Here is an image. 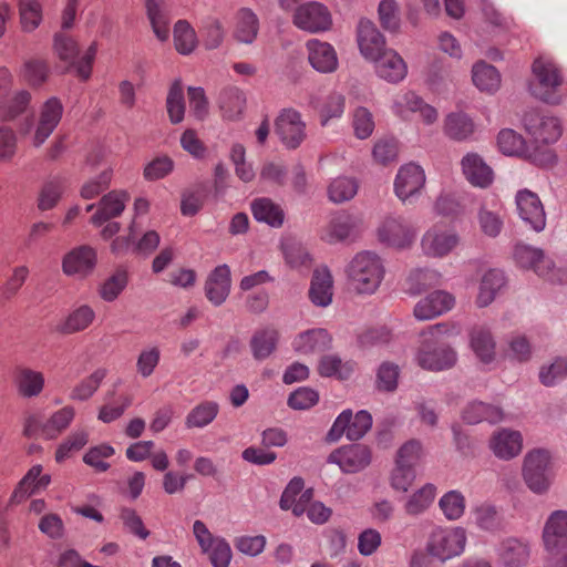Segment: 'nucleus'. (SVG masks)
<instances>
[{
  "label": "nucleus",
  "mask_w": 567,
  "mask_h": 567,
  "mask_svg": "<svg viewBox=\"0 0 567 567\" xmlns=\"http://www.w3.org/2000/svg\"><path fill=\"white\" fill-rule=\"evenodd\" d=\"M383 266L377 255L364 251L358 254L349 267V278L359 293H373L381 284Z\"/></svg>",
  "instance_id": "f257e3e1"
},
{
  "label": "nucleus",
  "mask_w": 567,
  "mask_h": 567,
  "mask_svg": "<svg viewBox=\"0 0 567 567\" xmlns=\"http://www.w3.org/2000/svg\"><path fill=\"white\" fill-rule=\"evenodd\" d=\"M551 461V454L546 449H532L524 455L522 476L533 492L543 493L548 489Z\"/></svg>",
  "instance_id": "f03ea898"
},
{
  "label": "nucleus",
  "mask_w": 567,
  "mask_h": 567,
  "mask_svg": "<svg viewBox=\"0 0 567 567\" xmlns=\"http://www.w3.org/2000/svg\"><path fill=\"white\" fill-rule=\"evenodd\" d=\"M63 114V105L58 97L48 99L39 109L34 130L30 141L34 148L44 145L54 130L58 127Z\"/></svg>",
  "instance_id": "7ed1b4c3"
},
{
  "label": "nucleus",
  "mask_w": 567,
  "mask_h": 567,
  "mask_svg": "<svg viewBox=\"0 0 567 567\" xmlns=\"http://www.w3.org/2000/svg\"><path fill=\"white\" fill-rule=\"evenodd\" d=\"M372 417L365 411H359L354 416L351 410H344L333 422L327 434V440L336 442L346 435L349 440L361 439L371 427Z\"/></svg>",
  "instance_id": "20e7f679"
},
{
  "label": "nucleus",
  "mask_w": 567,
  "mask_h": 567,
  "mask_svg": "<svg viewBox=\"0 0 567 567\" xmlns=\"http://www.w3.org/2000/svg\"><path fill=\"white\" fill-rule=\"evenodd\" d=\"M75 416V410L72 406H63L54 411L50 417L42 422L37 416H29L24 424V434L34 436L38 433L48 439H55L66 430Z\"/></svg>",
  "instance_id": "39448f33"
},
{
  "label": "nucleus",
  "mask_w": 567,
  "mask_h": 567,
  "mask_svg": "<svg viewBox=\"0 0 567 567\" xmlns=\"http://www.w3.org/2000/svg\"><path fill=\"white\" fill-rule=\"evenodd\" d=\"M523 122L536 147L550 145L557 142L561 135V125L556 117L543 116L530 111L524 115Z\"/></svg>",
  "instance_id": "423d86ee"
},
{
  "label": "nucleus",
  "mask_w": 567,
  "mask_h": 567,
  "mask_svg": "<svg viewBox=\"0 0 567 567\" xmlns=\"http://www.w3.org/2000/svg\"><path fill=\"white\" fill-rule=\"evenodd\" d=\"M292 21L298 29L316 33L330 29L332 17L322 3L307 2L295 10Z\"/></svg>",
  "instance_id": "0eeeda50"
},
{
  "label": "nucleus",
  "mask_w": 567,
  "mask_h": 567,
  "mask_svg": "<svg viewBox=\"0 0 567 567\" xmlns=\"http://www.w3.org/2000/svg\"><path fill=\"white\" fill-rule=\"evenodd\" d=\"M532 73L538 85H529V92L540 100H547L561 83L560 74L555 64L543 56H538L532 64Z\"/></svg>",
  "instance_id": "6e6552de"
},
{
  "label": "nucleus",
  "mask_w": 567,
  "mask_h": 567,
  "mask_svg": "<svg viewBox=\"0 0 567 567\" xmlns=\"http://www.w3.org/2000/svg\"><path fill=\"white\" fill-rule=\"evenodd\" d=\"M465 545V534L460 528L435 532L429 544V551L442 560L458 555Z\"/></svg>",
  "instance_id": "1a4fd4ad"
},
{
  "label": "nucleus",
  "mask_w": 567,
  "mask_h": 567,
  "mask_svg": "<svg viewBox=\"0 0 567 567\" xmlns=\"http://www.w3.org/2000/svg\"><path fill=\"white\" fill-rule=\"evenodd\" d=\"M516 206L519 217L523 221L530 225L536 231H540L546 225V214L539 197L528 190L524 189L516 195Z\"/></svg>",
  "instance_id": "9d476101"
},
{
  "label": "nucleus",
  "mask_w": 567,
  "mask_h": 567,
  "mask_svg": "<svg viewBox=\"0 0 567 567\" xmlns=\"http://www.w3.org/2000/svg\"><path fill=\"white\" fill-rule=\"evenodd\" d=\"M306 124L299 112L293 109H285L275 122L276 133L281 141L290 147H296L305 137Z\"/></svg>",
  "instance_id": "9b49d317"
},
{
  "label": "nucleus",
  "mask_w": 567,
  "mask_h": 567,
  "mask_svg": "<svg viewBox=\"0 0 567 567\" xmlns=\"http://www.w3.org/2000/svg\"><path fill=\"white\" fill-rule=\"evenodd\" d=\"M524 447V439L519 431L501 429L489 441V449L495 457L509 461L517 457Z\"/></svg>",
  "instance_id": "f8f14e48"
},
{
  "label": "nucleus",
  "mask_w": 567,
  "mask_h": 567,
  "mask_svg": "<svg viewBox=\"0 0 567 567\" xmlns=\"http://www.w3.org/2000/svg\"><path fill=\"white\" fill-rule=\"evenodd\" d=\"M96 265V252L90 246L70 250L62 259V271L68 276L86 277Z\"/></svg>",
  "instance_id": "ddd939ff"
},
{
  "label": "nucleus",
  "mask_w": 567,
  "mask_h": 567,
  "mask_svg": "<svg viewBox=\"0 0 567 567\" xmlns=\"http://www.w3.org/2000/svg\"><path fill=\"white\" fill-rule=\"evenodd\" d=\"M358 44L362 55L371 61L379 59L388 50L385 49V39L379 29L370 21H361L358 31Z\"/></svg>",
  "instance_id": "4468645a"
},
{
  "label": "nucleus",
  "mask_w": 567,
  "mask_h": 567,
  "mask_svg": "<svg viewBox=\"0 0 567 567\" xmlns=\"http://www.w3.org/2000/svg\"><path fill=\"white\" fill-rule=\"evenodd\" d=\"M312 496V488L305 489V482L300 477H295L282 493L280 507L286 511L291 509L299 516L306 512Z\"/></svg>",
  "instance_id": "2eb2a0df"
},
{
  "label": "nucleus",
  "mask_w": 567,
  "mask_h": 567,
  "mask_svg": "<svg viewBox=\"0 0 567 567\" xmlns=\"http://www.w3.org/2000/svg\"><path fill=\"white\" fill-rule=\"evenodd\" d=\"M18 23L23 34H34L44 22V7L40 0H17Z\"/></svg>",
  "instance_id": "dca6fc26"
},
{
  "label": "nucleus",
  "mask_w": 567,
  "mask_h": 567,
  "mask_svg": "<svg viewBox=\"0 0 567 567\" xmlns=\"http://www.w3.org/2000/svg\"><path fill=\"white\" fill-rule=\"evenodd\" d=\"M370 451L368 447L353 444L341 447L329 457L331 463L338 464L344 472H355L370 463Z\"/></svg>",
  "instance_id": "f3484780"
},
{
  "label": "nucleus",
  "mask_w": 567,
  "mask_h": 567,
  "mask_svg": "<svg viewBox=\"0 0 567 567\" xmlns=\"http://www.w3.org/2000/svg\"><path fill=\"white\" fill-rule=\"evenodd\" d=\"M425 184L424 171L415 164L402 166L395 178V193L405 200L416 194Z\"/></svg>",
  "instance_id": "a211bd4d"
},
{
  "label": "nucleus",
  "mask_w": 567,
  "mask_h": 567,
  "mask_svg": "<svg viewBox=\"0 0 567 567\" xmlns=\"http://www.w3.org/2000/svg\"><path fill=\"white\" fill-rule=\"evenodd\" d=\"M454 303V298L445 291H434L422 299L414 308V316L419 320H431L446 311Z\"/></svg>",
  "instance_id": "6ab92c4d"
},
{
  "label": "nucleus",
  "mask_w": 567,
  "mask_h": 567,
  "mask_svg": "<svg viewBox=\"0 0 567 567\" xmlns=\"http://www.w3.org/2000/svg\"><path fill=\"white\" fill-rule=\"evenodd\" d=\"M14 385L18 394L23 399L39 396L45 388V378L41 371L23 367L17 370Z\"/></svg>",
  "instance_id": "aec40b11"
},
{
  "label": "nucleus",
  "mask_w": 567,
  "mask_h": 567,
  "mask_svg": "<svg viewBox=\"0 0 567 567\" xmlns=\"http://www.w3.org/2000/svg\"><path fill=\"white\" fill-rule=\"evenodd\" d=\"M127 199L128 195L125 192L113 190L107 193L100 199L97 210L92 217V223L101 226L110 219L117 217L123 213Z\"/></svg>",
  "instance_id": "412c9836"
},
{
  "label": "nucleus",
  "mask_w": 567,
  "mask_h": 567,
  "mask_svg": "<svg viewBox=\"0 0 567 567\" xmlns=\"http://www.w3.org/2000/svg\"><path fill=\"white\" fill-rule=\"evenodd\" d=\"M458 243L456 234L446 230H430L421 241L427 256L441 257L449 254Z\"/></svg>",
  "instance_id": "4be33fe9"
},
{
  "label": "nucleus",
  "mask_w": 567,
  "mask_h": 567,
  "mask_svg": "<svg viewBox=\"0 0 567 567\" xmlns=\"http://www.w3.org/2000/svg\"><path fill=\"white\" fill-rule=\"evenodd\" d=\"M546 549L556 550L558 545H567V511L554 512L543 533Z\"/></svg>",
  "instance_id": "5701e85b"
},
{
  "label": "nucleus",
  "mask_w": 567,
  "mask_h": 567,
  "mask_svg": "<svg viewBox=\"0 0 567 567\" xmlns=\"http://www.w3.org/2000/svg\"><path fill=\"white\" fill-rule=\"evenodd\" d=\"M463 173L476 187H487L492 184L494 175L492 168L474 153L467 154L462 159Z\"/></svg>",
  "instance_id": "b1692460"
},
{
  "label": "nucleus",
  "mask_w": 567,
  "mask_h": 567,
  "mask_svg": "<svg viewBox=\"0 0 567 567\" xmlns=\"http://www.w3.org/2000/svg\"><path fill=\"white\" fill-rule=\"evenodd\" d=\"M32 101V94L27 89L13 91L9 96L0 99V118L13 121L27 112Z\"/></svg>",
  "instance_id": "393cba45"
},
{
  "label": "nucleus",
  "mask_w": 567,
  "mask_h": 567,
  "mask_svg": "<svg viewBox=\"0 0 567 567\" xmlns=\"http://www.w3.org/2000/svg\"><path fill=\"white\" fill-rule=\"evenodd\" d=\"M229 289L230 269L227 265H220L213 270L207 280V297L215 305H220L226 300Z\"/></svg>",
  "instance_id": "a878e982"
},
{
  "label": "nucleus",
  "mask_w": 567,
  "mask_h": 567,
  "mask_svg": "<svg viewBox=\"0 0 567 567\" xmlns=\"http://www.w3.org/2000/svg\"><path fill=\"white\" fill-rule=\"evenodd\" d=\"M310 299L319 307H327L332 301L333 280L328 268L316 269L310 286Z\"/></svg>",
  "instance_id": "bb28decb"
},
{
  "label": "nucleus",
  "mask_w": 567,
  "mask_h": 567,
  "mask_svg": "<svg viewBox=\"0 0 567 567\" xmlns=\"http://www.w3.org/2000/svg\"><path fill=\"white\" fill-rule=\"evenodd\" d=\"M146 17L155 37L165 42L169 35V20L165 12V0H145Z\"/></svg>",
  "instance_id": "cd10ccee"
},
{
  "label": "nucleus",
  "mask_w": 567,
  "mask_h": 567,
  "mask_svg": "<svg viewBox=\"0 0 567 567\" xmlns=\"http://www.w3.org/2000/svg\"><path fill=\"white\" fill-rule=\"evenodd\" d=\"M96 312L89 305H82L72 310L64 319L60 331L64 334H74L87 330L95 321Z\"/></svg>",
  "instance_id": "c85d7f7f"
},
{
  "label": "nucleus",
  "mask_w": 567,
  "mask_h": 567,
  "mask_svg": "<svg viewBox=\"0 0 567 567\" xmlns=\"http://www.w3.org/2000/svg\"><path fill=\"white\" fill-rule=\"evenodd\" d=\"M52 51L56 58L69 65H75L81 47L78 40L66 32L56 31L52 35Z\"/></svg>",
  "instance_id": "c756f323"
},
{
  "label": "nucleus",
  "mask_w": 567,
  "mask_h": 567,
  "mask_svg": "<svg viewBox=\"0 0 567 567\" xmlns=\"http://www.w3.org/2000/svg\"><path fill=\"white\" fill-rule=\"evenodd\" d=\"M309 61L319 72H331L338 64L333 48L329 43L317 40L309 43Z\"/></svg>",
  "instance_id": "7c9ffc66"
},
{
  "label": "nucleus",
  "mask_w": 567,
  "mask_h": 567,
  "mask_svg": "<svg viewBox=\"0 0 567 567\" xmlns=\"http://www.w3.org/2000/svg\"><path fill=\"white\" fill-rule=\"evenodd\" d=\"M64 194V183L60 177H51L43 182L37 198L40 212H50L61 202Z\"/></svg>",
  "instance_id": "2f4dec72"
},
{
  "label": "nucleus",
  "mask_w": 567,
  "mask_h": 567,
  "mask_svg": "<svg viewBox=\"0 0 567 567\" xmlns=\"http://www.w3.org/2000/svg\"><path fill=\"white\" fill-rule=\"evenodd\" d=\"M379 236L382 241L395 247L410 246L415 238L413 230L394 219L382 225L379 229Z\"/></svg>",
  "instance_id": "473e14b6"
},
{
  "label": "nucleus",
  "mask_w": 567,
  "mask_h": 567,
  "mask_svg": "<svg viewBox=\"0 0 567 567\" xmlns=\"http://www.w3.org/2000/svg\"><path fill=\"white\" fill-rule=\"evenodd\" d=\"M377 73L388 82H398L406 74V65L402 58L393 51H386L379 61H375Z\"/></svg>",
  "instance_id": "72a5a7b5"
},
{
  "label": "nucleus",
  "mask_w": 567,
  "mask_h": 567,
  "mask_svg": "<svg viewBox=\"0 0 567 567\" xmlns=\"http://www.w3.org/2000/svg\"><path fill=\"white\" fill-rule=\"evenodd\" d=\"M21 76L31 87H41L49 80V64L43 59L29 58L22 63Z\"/></svg>",
  "instance_id": "f704fd0d"
},
{
  "label": "nucleus",
  "mask_w": 567,
  "mask_h": 567,
  "mask_svg": "<svg viewBox=\"0 0 567 567\" xmlns=\"http://www.w3.org/2000/svg\"><path fill=\"white\" fill-rule=\"evenodd\" d=\"M251 212L258 221H264L271 227H279L284 223L282 209L269 198H259L252 202Z\"/></svg>",
  "instance_id": "c9c22d12"
},
{
  "label": "nucleus",
  "mask_w": 567,
  "mask_h": 567,
  "mask_svg": "<svg viewBox=\"0 0 567 567\" xmlns=\"http://www.w3.org/2000/svg\"><path fill=\"white\" fill-rule=\"evenodd\" d=\"M173 41L176 51L183 55L193 53L198 44L195 30L185 20H178L174 24Z\"/></svg>",
  "instance_id": "e433bc0d"
},
{
  "label": "nucleus",
  "mask_w": 567,
  "mask_h": 567,
  "mask_svg": "<svg viewBox=\"0 0 567 567\" xmlns=\"http://www.w3.org/2000/svg\"><path fill=\"white\" fill-rule=\"evenodd\" d=\"M444 131L453 140H465L474 132V123L462 112L451 113L444 123Z\"/></svg>",
  "instance_id": "4c0bfd02"
},
{
  "label": "nucleus",
  "mask_w": 567,
  "mask_h": 567,
  "mask_svg": "<svg viewBox=\"0 0 567 567\" xmlns=\"http://www.w3.org/2000/svg\"><path fill=\"white\" fill-rule=\"evenodd\" d=\"M166 109L171 123L179 124L183 122L186 106L181 80H175L171 85L166 97Z\"/></svg>",
  "instance_id": "58836bf2"
},
{
  "label": "nucleus",
  "mask_w": 567,
  "mask_h": 567,
  "mask_svg": "<svg viewBox=\"0 0 567 567\" xmlns=\"http://www.w3.org/2000/svg\"><path fill=\"white\" fill-rule=\"evenodd\" d=\"M504 286V277L501 271L488 270L482 278L478 302L482 307L488 306L496 292Z\"/></svg>",
  "instance_id": "ea45409f"
},
{
  "label": "nucleus",
  "mask_w": 567,
  "mask_h": 567,
  "mask_svg": "<svg viewBox=\"0 0 567 567\" xmlns=\"http://www.w3.org/2000/svg\"><path fill=\"white\" fill-rule=\"evenodd\" d=\"M454 353L450 349H433L421 353V364L430 370H442L453 364Z\"/></svg>",
  "instance_id": "a19ab883"
},
{
  "label": "nucleus",
  "mask_w": 567,
  "mask_h": 567,
  "mask_svg": "<svg viewBox=\"0 0 567 567\" xmlns=\"http://www.w3.org/2000/svg\"><path fill=\"white\" fill-rule=\"evenodd\" d=\"M473 82L480 90L492 91L498 86L499 75L494 66L481 62L473 68Z\"/></svg>",
  "instance_id": "79ce46f5"
},
{
  "label": "nucleus",
  "mask_w": 567,
  "mask_h": 567,
  "mask_svg": "<svg viewBox=\"0 0 567 567\" xmlns=\"http://www.w3.org/2000/svg\"><path fill=\"white\" fill-rule=\"evenodd\" d=\"M358 190V184L353 178L337 177L329 186V197L334 203H343L351 199Z\"/></svg>",
  "instance_id": "37998d69"
},
{
  "label": "nucleus",
  "mask_w": 567,
  "mask_h": 567,
  "mask_svg": "<svg viewBox=\"0 0 567 567\" xmlns=\"http://www.w3.org/2000/svg\"><path fill=\"white\" fill-rule=\"evenodd\" d=\"M258 21L256 16L248 9L239 12V20L236 30V38L243 43H251L257 35Z\"/></svg>",
  "instance_id": "c03bdc74"
},
{
  "label": "nucleus",
  "mask_w": 567,
  "mask_h": 567,
  "mask_svg": "<svg viewBox=\"0 0 567 567\" xmlns=\"http://www.w3.org/2000/svg\"><path fill=\"white\" fill-rule=\"evenodd\" d=\"M423 455L420 442L411 440L404 443L398 451L395 464L414 470Z\"/></svg>",
  "instance_id": "a18cd8bd"
},
{
  "label": "nucleus",
  "mask_w": 567,
  "mask_h": 567,
  "mask_svg": "<svg viewBox=\"0 0 567 567\" xmlns=\"http://www.w3.org/2000/svg\"><path fill=\"white\" fill-rule=\"evenodd\" d=\"M114 454V449L110 445L102 444L91 447L83 456V462L93 467L96 472H106L110 464L104 461Z\"/></svg>",
  "instance_id": "49530a36"
},
{
  "label": "nucleus",
  "mask_w": 567,
  "mask_h": 567,
  "mask_svg": "<svg viewBox=\"0 0 567 567\" xmlns=\"http://www.w3.org/2000/svg\"><path fill=\"white\" fill-rule=\"evenodd\" d=\"M127 284L125 271H116L100 288V296L106 302L114 301Z\"/></svg>",
  "instance_id": "de8ad7c7"
},
{
  "label": "nucleus",
  "mask_w": 567,
  "mask_h": 567,
  "mask_svg": "<svg viewBox=\"0 0 567 567\" xmlns=\"http://www.w3.org/2000/svg\"><path fill=\"white\" fill-rule=\"evenodd\" d=\"M42 473V466L41 465H34L32 466L28 473L23 476V478L20 481L18 487L16 488L12 498L21 502L22 499H25L31 494H33L35 491H38L37 481L39 480L40 474Z\"/></svg>",
  "instance_id": "09e8293b"
},
{
  "label": "nucleus",
  "mask_w": 567,
  "mask_h": 567,
  "mask_svg": "<svg viewBox=\"0 0 567 567\" xmlns=\"http://www.w3.org/2000/svg\"><path fill=\"white\" fill-rule=\"evenodd\" d=\"M471 344L475 353L483 361H491L494 357L495 342L487 331H475L472 334Z\"/></svg>",
  "instance_id": "8fccbe9b"
},
{
  "label": "nucleus",
  "mask_w": 567,
  "mask_h": 567,
  "mask_svg": "<svg viewBox=\"0 0 567 567\" xmlns=\"http://www.w3.org/2000/svg\"><path fill=\"white\" fill-rule=\"evenodd\" d=\"M498 146L506 155H522L525 153L523 137L513 130H504L499 133Z\"/></svg>",
  "instance_id": "3c124183"
},
{
  "label": "nucleus",
  "mask_w": 567,
  "mask_h": 567,
  "mask_svg": "<svg viewBox=\"0 0 567 567\" xmlns=\"http://www.w3.org/2000/svg\"><path fill=\"white\" fill-rule=\"evenodd\" d=\"M440 507L449 519H456L464 513V497L458 492L451 491L441 498Z\"/></svg>",
  "instance_id": "603ef678"
},
{
  "label": "nucleus",
  "mask_w": 567,
  "mask_h": 567,
  "mask_svg": "<svg viewBox=\"0 0 567 567\" xmlns=\"http://www.w3.org/2000/svg\"><path fill=\"white\" fill-rule=\"evenodd\" d=\"M276 344L277 333L274 331H262L252 339L254 355L257 359H264L274 352Z\"/></svg>",
  "instance_id": "864d4df0"
},
{
  "label": "nucleus",
  "mask_w": 567,
  "mask_h": 567,
  "mask_svg": "<svg viewBox=\"0 0 567 567\" xmlns=\"http://www.w3.org/2000/svg\"><path fill=\"white\" fill-rule=\"evenodd\" d=\"M475 415H471V411L466 412L468 422H498L503 419V411L497 406L478 403L472 408Z\"/></svg>",
  "instance_id": "5fc2aeb1"
},
{
  "label": "nucleus",
  "mask_w": 567,
  "mask_h": 567,
  "mask_svg": "<svg viewBox=\"0 0 567 567\" xmlns=\"http://www.w3.org/2000/svg\"><path fill=\"white\" fill-rule=\"evenodd\" d=\"M435 497V487L431 484H427L420 488L416 493L412 495L408 503V509L412 514H417L429 507Z\"/></svg>",
  "instance_id": "6e6d98bb"
},
{
  "label": "nucleus",
  "mask_w": 567,
  "mask_h": 567,
  "mask_svg": "<svg viewBox=\"0 0 567 567\" xmlns=\"http://www.w3.org/2000/svg\"><path fill=\"white\" fill-rule=\"evenodd\" d=\"M318 400L317 391L310 388H299L290 394L288 404L295 410H306L317 404Z\"/></svg>",
  "instance_id": "4d7b16f0"
},
{
  "label": "nucleus",
  "mask_w": 567,
  "mask_h": 567,
  "mask_svg": "<svg viewBox=\"0 0 567 567\" xmlns=\"http://www.w3.org/2000/svg\"><path fill=\"white\" fill-rule=\"evenodd\" d=\"M478 221L481 229L486 236L496 237L501 234L503 221L498 214L485 207L481 208L478 213Z\"/></svg>",
  "instance_id": "13d9d810"
},
{
  "label": "nucleus",
  "mask_w": 567,
  "mask_h": 567,
  "mask_svg": "<svg viewBox=\"0 0 567 567\" xmlns=\"http://www.w3.org/2000/svg\"><path fill=\"white\" fill-rule=\"evenodd\" d=\"M39 530L51 539H61L65 529L61 517L56 514H47L39 522Z\"/></svg>",
  "instance_id": "bf43d9fd"
},
{
  "label": "nucleus",
  "mask_w": 567,
  "mask_h": 567,
  "mask_svg": "<svg viewBox=\"0 0 567 567\" xmlns=\"http://www.w3.org/2000/svg\"><path fill=\"white\" fill-rule=\"evenodd\" d=\"M379 18L382 25L389 30H398L400 20L395 0H382L379 4Z\"/></svg>",
  "instance_id": "052dcab7"
},
{
  "label": "nucleus",
  "mask_w": 567,
  "mask_h": 567,
  "mask_svg": "<svg viewBox=\"0 0 567 567\" xmlns=\"http://www.w3.org/2000/svg\"><path fill=\"white\" fill-rule=\"evenodd\" d=\"M217 414V406L214 404L199 405L192 411L187 417L188 426L202 427L210 423Z\"/></svg>",
  "instance_id": "680f3d73"
},
{
  "label": "nucleus",
  "mask_w": 567,
  "mask_h": 567,
  "mask_svg": "<svg viewBox=\"0 0 567 567\" xmlns=\"http://www.w3.org/2000/svg\"><path fill=\"white\" fill-rule=\"evenodd\" d=\"M399 368L391 363H384L378 371V388L383 391H392L396 388Z\"/></svg>",
  "instance_id": "e2e57ef3"
},
{
  "label": "nucleus",
  "mask_w": 567,
  "mask_h": 567,
  "mask_svg": "<svg viewBox=\"0 0 567 567\" xmlns=\"http://www.w3.org/2000/svg\"><path fill=\"white\" fill-rule=\"evenodd\" d=\"M173 169V162L168 157H161L148 163L144 168V177L156 181L165 177Z\"/></svg>",
  "instance_id": "0e129e2a"
},
{
  "label": "nucleus",
  "mask_w": 567,
  "mask_h": 567,
  "mask_svg": "<svg viewBox=\"0 0 567 567\" xmlns=\"http://www.w3.org/2000/svg\"><path fill=\"white\" fill-rule=\"evenodd\" d=\"M514 256L516 261L523 267H535L544 257L540 249L522 244L516 246Z\"/></svg>",
  "instance_id": "69168bd1"
},
{
  "label": "nucleus",
  "mask_w": 567,
  "mask_h": 567,
  "mask_svg": "<svg viewBox=\"0 0 567 567\" xmlns=\"http://www.w3.org/2000/svg\"><path fill=\"white\" fill-rule=\"evenodd\" d=\"M567 375V361L564 359L555 360L550 365L540 372L542 382L545 385H553L557 380Z\"/></svg>",
  "instance_id": "338daca9"
},
{
  "label": "nucleus",
  "mask_w": 567,
  "mask_h": 567,
  "mask_svg": "<svg viewBox=\"0 0 567 567\" xmlns=\"http://www.w3.org/2000/svg\"><path fill=\"white\" fill-rule=\"evenodd\" d=\"M381 544V535L375 529H365L359 536L358 548L361 555L373 554Z\"/></svg>",
  "instance_id": "774afa93"
}]
</instances>
